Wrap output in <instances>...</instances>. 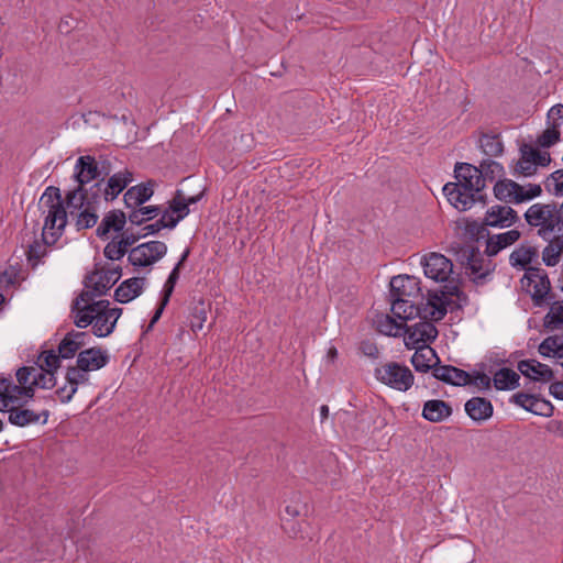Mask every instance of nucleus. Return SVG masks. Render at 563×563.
Segmentation results:
<instances>
[{"instance_id":"obj_1","label":"nucleus","mask_w":563,"mask_h":563,"mask_svg":"<svg viewBox=\"0 0 563 563\" xmlns=\"http://www.w3.org/2000/svg\"><path fill=\"white\" fill-rule=\"evenodd\" d=\"M454 177L456 183H448L443 187V194L454 208L466 211L476 201L485 202L481 195L485 184L478 167L468 163H456Z\"/></svg>"},{"instance_id":"obj_2","label":"nucleus","mask_w":563,"mask_h":563,"mask_svg":"<svg viewBox=\"0 0 563 563\" xmlns=\"http://www.w3.org/2000/svg\"><path fill=\"white\" fill-rule=\"evenodd\" d=\"M73 320L79 329H85L92 324V333L98 338L110 335L118 319L122 314L121 308H110V301L106 299L98 300L96 303L85 306Z\"/></svg>"},{"instance_id":"obj_3","label":"nucleus","mask_w":563,"mask_h":563,"mask_svg":"<svg viewBox=\"0 0 563 563\" xmlns=\"http://www.w3.org/2000/svg\"><path fill=\"white\" fill-rule=\"evenodd\" d=\"M390 301L394 316L402 321L416 317L440 321L446 314L444 303L435 295H428L427 301L420 305L413 303L409 298L396 297L390 298Z\"/></svg>"},{"instance_id":"obj_4","label":"nucleus","mask_w":563,"mask_h":563,"mask_svg":"<svg viewBox=\"0 0 563 563\" xmlns=\"http://www.w3.org/2000/svg\"><path fill=\"white\" fill-rule=\"evenodd\" d=\"M522 288L530 295L534 307L549 306L555 298L547 272L539 267H529L521 278Z\"/></svg>"},{"instance_id":"obj_5","label":"nucleus","mask_w":563,"mask_h":563,"mask_svg":"<svg viewBox=\"0 0 563 563\" xmlns=\"http://www.w3.org/2000/svg\"><path fill=\"white\" fill-rule=\"evenodd\" d=\"M556 202L534 203L525 212V220L531 228L538 229V235L550 240L559 234L556 224Z\"/></svg>"},{"instance_id":"obj_6","label":"nucleus","mask_w":563,"mask_h":563,"mask_svg":"<svg viewBox=\"0 0 563 563\" xmlns=\"http://www.w3.org/2000/svg\"><path fill=\"white\" fill-rule=\"evenodd\" d=\"M103 198V178L96 181L91 186L77 185L73 190L66 194V203L69 208L70 214H75V211L81 210L84 207L90 208V210H99L101 199Z\"/></svg>"},{"instance_id":"obj_7","label":"nucleus","mask_w":563,"mask_h":563,"mask_svg":"<svg viewBox=\"0 0 563 563\" xmlns=\"http://www.w3.org/2000/svg\"><path fill=\"white\" fill-rule=\"evenodd\" d=\"M375 377L388 387L407 391L413 385L415 376L410 368L397 362H388L375 368Z\"/></svg>"},{"instance_id":"obj_8","label":"nucleus","mask_w":563,"mask_h":563,"mask_svg":"<svg viewBox=\"0 0 563 563\" xmlns=\"http://www.w3.org/2000/svg\"><path fill=\"white\" fill-rule=\"evenodd\" d=\"M167 253V245L162 241L139 244L129 251L128 262L134 267L151 266Z\"/></svg>"},{"instance_id":"obj_9","label":"nucleus","mask_w":563,"mask_h":563,"mask_svg":"<svg viewBox=\"0 0 563 563\" xmlns=\"http://www.w3.org/2000/svg\"><path fill=\"white\" fill-rule=\"evenodd\" d=\"M461 257L465 260L463 264H466V269L470 275L473 276V280L476 284H484L486 277L493 272L490 261H486L477 247L467 246L462 250Z\"/></svg>"},{"instance_id":"obj_10","label":"nucleus","mask_w":563,"mask_h":563,"mask_svg":"<svg viewBox=\"0 0 563 563\" xmlns=\"http://www.w3.org/2000/svg\"><path fill=\"white\" fill-rule=\"evenodd\" d=\"M421 265L426 277L438 283L446 282L453 273L452 262L443 254L435 252L424 255Z\"/></svg>"},{"instance_id":"obj_11","label":"nucleus","mask_w":563,"mask_h":563,"mask_svg":"<svg viewBox=\"0 0 563 563\" xmlns=\"http://www.w3.org/2000/svg\"><path fill=\"white\" fill-rule=\"evenodd\" d=\"M421 321L411 327H406V345L408 347H416L419 343L423 345L428 342H433L438 336V330L432 323L433 320L420 318Z\"/></svg>"},{"instance_id":"obj_12","label":"nucleus","mask_w":563,"mask_h":563,"mask_svg":"<svg viewBox=\"0 0 563 563\" xmlns=\"http://www.w3.org/2000/svg\"><path fill=\"white\" fill-rule=\"evenodd\" d=\"M511 401L525 410L534 415L551 417L553 415V405L540 396L526 393H517L512 395Z\"/></svg>"},{"instance_id":"obj_13","label":"nucleus","mask_w":563,"mask_h":563,"mask_svg":"<svg viewBox=\"0 0 563 563\" xmlns=\"http://www.w3.org/2000/svg\"><path fill=\"white\" fill-rule=\"evenodd\" d=\"M45 208L47 209V216L44 221L43 232L46 233L47 230L53 231L51 235L53 236V242H56L67 224V211L64 202L48 205Z\"/></svg>"},{"instance_id":"obj_14","label":"nucleus","mask_w":563,"mask_h":563,"mask_svg":"<svg viewBox=\"0 0 563 563\" xmlns=\"http://www.w3.org/2000/svg\"><path fill=\"white\" fill-rule=\"evenodd\" d=\"M420 280L415 276L398 275L390 279V298H416L420 292Z\"/></svg>"},{"instance_id":"obj_15","label":"nucleus","mask_w":563,"mask_h":563,"mask_svg":"<svg viewBox=\"0 0 563 563\" xmlns=\"http://www.w3.org/2000/svg\"><path fill=\"white\" fill-rule=\"evenodd\" d=\"M519 221L516 210L509 206H493L486 211L484 224L486 227L508 228Z\"/></svg>"},{"instance_id":"obj_16","label":"nucleus","mask_w":563,"mask_h":563,"mask_svg":"<svg viewBox=\"0 0 563 563\" xmlns=\"http://www.w3.org/2000/svg\"><path fill=\"white\" fill-rule=\"evenodd\" d=\"M109 363V355L107 351L101 347H89L82 350L77 355L76 364L80 369L86 372H93L104 367Z\"/></svg>"},{"instance_id":"obj_17","label":"nucleus","mask_w":563,"mask_h":563,"mask_svg":"<svg viewBox=\"0 0 563 563\" xmlns=\"http://www.w3.org/2000/svg\"><path fill=\"white\" fill-rule=\"evenodd\" d=\"M518 371L531 380L548 383L554 378L552 368L537 360H522L517 364Z\"/></svg>"},{"instance_id":"obj_18","label":"nucleus","mask_w":563,"mask_h":563,"mask_svg":"<svg viewBox=\"0 0 563 563\" xmlns=\"http://www.w3.org/2000/svg\"><path fill=\"white\" fill-rule=\"evenodd\" d=\"M133 180V173L128 168L109 176L103 184V199L113 201Z\"/></svg>"},{"instance_id":"obj_19","label":"nucleus","mask_w":563,"mask_h":563,"mask_svg":"<svg viewBox=\"0 0 563 563\" xmlns=\"http://www.w3.org/2000/svg\"><path fill=\"white\" fill-rule=\"evenodd\" d=\"M74 176L78 185H88L92 180L99 181L101 177L97 159L91 155L78 157Z\"/></svg>"},{"instance_id":"obj_20","label":"nucleus","mask_w":563,"mask_h":563,"mask_svg":"<svg viewBox=\"0 0 563 563\" xmlns=\"http://www.w3.org/2000/svg\"><path fill=\"white\" fill-rule=\"evenodd\" d=\"M154 180H147L130 187L123 196L125 207L128 209L137 208L148 201L154 195Z\"/></svg>"},{"instance_id":"obj_21","label":"nucleus","mask_w":563,"mask_h":563,"mask_svg":"<svg viewBox=\"0 0 563 563\" xmlns=\"http://www.w3.org/2000/svg\"><path fill=\"white\" fill-rule=\"evenodd\" d=\"M433 377L453 386H465L471 383V374L452 365H441L433 368Z\"/></svg>"},{"instance_id":"obj_22","label":"nucleus","mask_w":563,"mask_h":563,"mask_svg":"<svg viewBox=\"0 0 563 563\" xmlns=\"http://www.w3.org/2000/svg\"><path fill=\"white\" fill-rule=\"evenodd\" d=\"M96 273H91L87 275L85 278V287L86 290H82L73 301L70 308V316L73 320L76 319V316L80 314L79 311L84 309L85 306L96 303L98 300H95L97 297L103 296L102 294H97L95 290V276Z\"/></svg>"},{"instance_id":"obj_23","label":"nucleus","mask_w":563,"mask_h":563,"mask_svg":"<svg viewBox=\"0 0 563 563\" xmlns=\"http://www.w3.org/2000/svg\"><path fill=\"white\" fill-rule=\"evenodd\" d=\"M416 352L411 356V364L417 372L428 373L429 371L433 372L434 367H438L440 364V358L437 355L435 351L430 346H417Z\"/></svg>"},{"instance_id":"obj_24","label":"nucleus","mask_w":563,"mask_h":563,"mask_svg":"<svg viewBox=\"0 0 563 563\" xmlns=\"http://www.w3.org/2000/svg\"><path fill=\"white\" fill-rule=\"evenodd\" d=\"M128 216L119 209L109 211L101 220L99 227L96 230V234L100 239L108 238L111 230L120 232L123 230L126 223Z\"/></svg>"},{"instance_id":"obj_25","label":"nucleus","mask_w":563,"mask_h":563,"mask_svg":"<svg viewBox=\"0 0 563 563\" xmlns=\"http://www.w3.org/2000/svg\"><path fill=\"white\" fill-rule=\"evenodd\" d=\"M144 283V277H132L122 282L114 290V300L121 303L130 302L142 294Z\"/></svg>"},{"instance_id":"obj_26","label":"nucleus","mask_w":563,"mask_h":563,"mask_svg":"<svg viewBox=\"0 0 563 563\" xmlns=\"http://www.w3.org/2000/svg\"><path fill=\"white\" fill-rule=\"evenodd\" d=\"M465 411L474 421L488 420L494 412L490 400L484 397H473L465 402Z\"/></svg>"},{"instance_id":"obj_27","label":"nucleus","mask_w":563,"mask_h":563,"mask_svg":"<svg viewBox=\"0 0 563 563\" xmlns=\"http://www.w3.org/2000/svg\"><path fill=\"white\" fill-rule=\"evenodd\" d=\"M520 232L517 229H514L505 233L489 236L486 242V255H497L501 250L517 242L520 239Z\"/></svg>"},{"instance_id":"obj_28","label":"nucleus","mask_w":563,"mask_h":563,"mask_svg":"<svg viewBox=\"0 0 563 563\" xmlns=\"http://www.w3.org/2000/svg\"><path fill=\"white\" fill-rule=\"evenodd\" d=\"M452 407L444 400L432 399L423 405L422 417L430 422H441L452 415Z\"/></svg>"},{"instance_id":"obj_29","label":"nucleus","mask_w":563,"mask_h":563,"mask_svg":"<svg viewBox=\"0 0 563 563\" xmlns=\"http://www.w3.org/2000/svg\"><path fill=\"white\" fill-rule=\"evenodd\" d=\"M521 190V185L511 179H499L494 185L495 197L506 203H515V197Z\"/></svg>"},{"instance_id":"obj_30","label":"nucleus","mask_w":563,"mask_h":563,"mask_svg":"<svg viewBox=\"0 0 563 563\" xmlns=\"http://www.w3.org/2000/svg\"><path fill=\"white\" fill-rule=\"evenodd\" d=\"M95 290L97 294L106 295L108 290L120 279L122 268L120 266L108 269L106 272H95Z\"/></svg>"},{"instance_id":"obj_31","label":"nucleus","mask_w":563,"mask_h":563,"mask_svg":"<svg viewBox=\"0 0 563 563\" xmlns=\"http://www.w3.org/2000/svg\"><path fill=\"white\" fill-rule=\"evenodd\" d=\"M520 376L514 369L503 367L493 377V383L498 390H511L519 387Z\"/></svg>"},{"instance_id":"obj_32","label":"nucleus","mask_w":563,"mask_h":563,"mask_svg":"<svg viewBox=\"0 0 563 563\" xmlns=\"http://www.w3.org/2000/svg\"><path fill=\"white\" fill-rule=\"evenodd\" d=\"M538 257V250L533 246H520L512 251L509 256V263L512 267H520L522 269L529 268V264Z\"/></svg>"},{"instance_id":"obj_33","label":"nucleus","mask_w":563,"mask_h":563,"mask_svg":"<svg viewBox=\"0 0 563 563\" xmlns=\"http://www.w3.org/2000/svg\"><path fill=\"white\" fill-rule=\"evenodd\" d=\"M9 422L18 427H25L27 424L37 423L41 415L34 412L31 409H24L21 407H11L8 409Z\"/></svg>"},{"instance_id":"obj_34","label":"nucleus","mask_w":563,"mask_h":563,"mask_svg":"<svg viewBox=\"0 0 563 563\" xmlns=\"http://www.w3.org/2000/svg\"><path fill=\"white\" fill-rule=\"evenodd\" d=\"M548 313L543 318V327L549 331L563 329V300L552 301Z\"/></svg>"},{"instance_id":"obj_35","label":"nucleus","mask_w":563,"mask_h":563,"mask_svg":"<svg viewBox=\"0 0 563 563\" xmlns=\"http://www.w3.org/2000/svg\"><path fill=\"white\" fill-rule=\"evenodd\" d=\"M54 243L55 242H53V240H47L45 232H42V242L35 240L31 245H29V249L26 251V257L33 268H35L38 265L40 261L44 256H46L47 246Z\"/></svg>"},{"instance_id":"obj_36","label":"nucleus","mask_w":563,"mask_h":563,"mask_svg":"<svg viewBox=\"0 0 563 563\" xmlns=\"http://www.w3.org/2000/svg\"><path fill=\"white\" fill-rule=\"evenodd\" d=\"M162 212L159 206H146L137 208H132L130 213L128 214V219L132 224L142 225L148 220L154 219Z\"/></svg>"},{"instance_id":"obj_37","label":"nucleus","mask_w":563,"mask_h":563,"mask_svg":"<svg viewBox=\"0 0 563 563\" xmlns=\"http://www.w3.org/2000/svg\"><path fill=\"white\" fill-rule=\"evenodd\" d=\"M189 253H190V250L186 249L185 252L183 253L179 262L172 269V272L164 285L163 292H162V298L164 299V303L169 302V299L174 292L175 286L179 279L180 268H181L184 262L187 260Z\"/></svg>"},{"instance_id":"obj_38","label":"nucleus","mask_w":563,"mask_h":563,"mask_svg":"<svg viewBox=\"0 0 563 563\" xmlns=\"http://www.w3.org/2000/svg\"><path fill=\"white\" fill-rule=\"evenodd\" d=\"M561 122L550 123L549 128L545 129L538 137L537 145L542 148H550L560 141Z\"/></svg>"},{"instance_id":"obj_39","label":"nucleus","mask_w":563,"mask_h":563,"mask_svg":"<svg viewBox=\"0 0 563 563\" xmlns=\"http://www.w3.org/2000/svg\"><path fill=\"white\" fill-rule=\"evenodd\" d=\"M75 213L77 216L75 223L77 231L93 228L99 219L97 209L90 210V208L84 207L81 210L75 211Z\"/></svg>"},{"instance_id":"obj_40","label":"nucleus","mask_w":563,"mask_h":563,"mask_svg":"<svg viewBox=\"0 0 563 563\" xmlns=\"http://www.w3.org/2000/svg\"><path fill=\"white\" fill-rule=\"evenodd\" d=\"M209 309V303H206L203 300H200L194 306L190 317V328L194 332L203 328Z\"/></svg>"},{"instance_id":"obj_41","label":"nucleus","mask_w":563,"mask_h":563,"mask_svg":"<svg viewBox=\"0 0 563 563\" xmlns=\"http://www.w3.org/2000/svg\"><path fill=\"white\" fill-rule=\"evenodd\" d=\"M32 385L42 389H51L56 385L55 373L44 371V367L34 368V377L32 378Z\"/></svg>"},{"instance_id":"obj_42","label":"nucleus","mask_w":563,"mask_h":563,"mask_svg":"<svg viewBox=\"0 0 563 563\" xmlns=\"http://www.w3.org/2000/svg\"><path fill=\"white\" fill-rule=\"evenodd\" d=\"M544 188L552 196H563V168L551 173L545 178Z\"/></svg>"},{"instance_id":"obj_43","label":"nucleus","mask_w":563,"mask_h":563,"mask_svg":"<svg viewBox=\"0 0 563 563\" xmlns=\"http://www.w3.org/2000/svg\"><path fill=\"white\" fill-rule=\"evenodd\" d=\"M81 347L82 341H74L70 339L69 334L66 333L58 344L57 352L62 358L68 360L73 358Z\"/></svg>"},{"instance_id":"obj_44","label":"nucleus","mask_w":563,"mask_h":563,"mask_svg":"<svg viewBox=\"0 0 563 563\" xmlns=\"http://www.w3.org/2000/svg\"><path fill=\"white\" fill-rule=\"evenodd\" d=\"M481 147L488 156H498L504 151L503 142L497 135L484 134L481 137Z\"/></svg>"},{"instance_id":"obj_45","label":"nucleus","mask_w":563,"mask_h":563,"mask_svg":"<svg viewBox=\"0 0 563 563\" xmlns=\"http://www.w3.org/2000/svg\"><path fill=\"white\" fill-rule=\"evenodd\" d=\"M166 216H168V210H165L163 212L162 218L158 219L155 223L145 225L142 229V231H143L142 236L145 238L146 235H150V234H156L162 229H174L178 223V219H174V217H169V221H166Z\"/></svg>"},{"instance_id":"obj_46","label":"nucleus","mask_w":563,"mask_h":563,"mask_svg":"<svg viewBox=\"0 0 563 563\" xmlns=\"http://www.w3.org/2000/svg\"><path fill=\"white\" fill-rule=\"evenodd\" d=\"M482 170L484 183L488 179L493 181L496 177L504 175V167L500 163L492 159L483 161L478 167Z\"/></svg>"},{"instance_id":"obj_47","label":"nucleus","mask_w":563,"mask_h":563,"mask_svg":"<svg viewBox=\"0 0 563 563\" xmlns=\"http://www.w3.org/2000/svg\"><path fill=\"white\" fill-rule=\"evenodd\" d=\"M60 360L58 352L56 353L54 350L45 351L38 357L40 367L43 366L44 371L56 373L60 366Z\"/></svg>"},{"instance_id":"obj_48","label":"nucleus","mask_w":563,"mask_h":563,"mask_svg":"<svg viewBox=\"0 0 563 563\" xmlns=\"http://www.w3.org/2000/svg\"><path fill=\"white\" fill-rule=\"evenodd\" d=\"M88 372L80 369L78 364L69 366L66 371V383L78 389L79 384H86L89 380Z\"/></svg>"},{"instance_id":"obj_49","label":"nucleus","mask_w":563,"mask_h":563,"mask_svg":"<svg viewBox=\"0 0 563 563\" xmlns=\"http://www.w3.org/2000/svg\"><path fill=\"white\" fill-rule=\"evenodd\" d=\"M561 340L562 338L559 335H550L545 338L538 347L539 353L545 357H556Z\"/></svg>"},{"instance_id":"obj_50","label":"nucleus","mask_w":563,"mask_h":563,"mask_svg":"<svg viewBox=\"0 0 563 563\" xmlns=\"http://www.w3.org/2000/svg\"><path fill=\"white\" fill-rule=\"evenodd\" d=\"M549 244L543 249L542 261L547 266H555L560 262V250L558 249L553 238H551Z\"/></svg>"},{"instance_id":"obj_51","label":"nucleus","mask_w":563,"mask_h":563,"mask_svg":"<svg viewBox=\"0 0 563 563\" xmlns=\"http://www.w3.org/2000/svg\"><path fill=\"white\" fill-rule=\"evenodd\" d=\"M541 194H542V188L538 184H529L527 190H525V188L521 186V190L518 191V194L515 197V199H516L515 203L518 205V203H521L525 201L532 200V199L541 196Z\"/></svg>"},{"instance_id":"obj_52","label":"nucleus","mask_w":563,"mask_h":563,"mask_svg":"<svg viewBox=\"0 0 563 563\" xmlns=\"http://www.w3.org/2000/svg\"><path fill=\"white\" fill-rule=\"evenodd\" d=\"M56 202H64L60 190L55 186H48L40 199V206L47 207L48 205H55Z\"/></svg>"},{"instance_id":"obj_53","label":"nucleus","mask_w":563,"mask_h":563,"mask_svg":"<svg viewBox=\"0 0 563 563\" xmlns=\"http://www.w3.org/2000/svg\"><path fill=\"white\" fill-rule=\"evenodd\" d=\"M404 328V323H398L389 316H386L384 320L378 321V330L385 335H396L397 331Z\"/></svg>"},{"instance_id":"obj_54","label":"nucleus","mask_w":563,"mask_h":563,"mask_svg":"<svg viewBox=\"0 0 563 563\" xmlns=\"http://www.w3.org/2000/svg\"><path fill=\"white\" fill-rule=\"evenodd\" d=\"M303 525H306L305 521H297L296 519H286L283 525V528L289 537L305 539Z\"/></svg>"},{"instance_id":"obj_55","label":"nucleus","mask_w":563,"mask_h":563,"mask_svg":"<svg viewBox=\"0 0 563 563\" xmlns=\"http://www.w3.org/2000/svg\"><path fill=\"white\" fill-rule=\"evenodd\" d=\"M125 254V250L120 242L115 240L110 241L103 250V255L110 261L121 260Z\"/></svg>"},{"instance_id":"obj_56","label":"nucleus","mask_w":563,"mask_h":563,"mask_svg":"<svg viewBox=\"0 0 563 563\" xmlns=\"http://www.w3.org/2000/svg\"><path fill=\"white\" fill-rule=\"evenodd\" d=\"M460 289L457 286H443L440 290H429L428 295H435L440 297L441 301L444 303L445 310L448 311V306L451 303L450 296H457Z\"/></svg>"},{"instance_id":"obj_57","label":"nucleus","mask_w":563,"mask_h":563,"mask_svg":"<svg viewBox=\"0 0 563 563\" xmlns=\"http://www.w3.org/2000/svg\"><path fill=\"white\" fill-rule=\"evenodd\" d=\"M358 349L362 352V354H364L365 356H367L369 358L376 360L379 356V350H378L376 343L371 340L362 341L360 343Z\"/></svg>"},{"instance_id":"obj_58","label":"nucleus","mask_w":563,"mask_h":563,"mask_svg":"<svg viewBox=\"0 0 563 563\" xmlns=\"http://www.w3.org/2000/svg\"><path fill=\"white\" fill-rule=\"evenodd\" d=\"M34 366H22L16 371V380L19 385H29L34 377Z\"/></svg>"},{"instance_id":"obj_59","label":"nucleus","mask_w":563,"mask_h":563,"mask_svg":"<svg viewBox=\"0 0 563 563\" xmlns=\"http://www.w3.org/2000/svg\"><path fill=\"white\" fill-rule=\"evenodd\" d=\"M483 389H489L492 386V379L488 375L481 372H475L473 375L471 374V383Z\"/></svg>"},{"instance_id":"obj_60","label":"nucleus","mask_w":563,"mask_h":563,"mask_svg":"<svg viewBox=\"0 0 563 563\" xmlns=\"http://www.w3.org/2000/svg\"><path fill=\"white\" fill-rule=\"evenodd\" d=\"M515 172L525 177H530L537 173V167L533 163H523V158H519L516 164Z\"/></svg>"},{"instance_id":"obj_61","label":"nucleus","mask_w":563,"mask_h":563,"mask_svg":"<svg viewBox=\"0 0 563 563\" xmlns=\"http://www.w3.org/2000/svg\"><path fill=\"white\" fill-rule=\"evenodd\" d=\"M76 393H77L76 387H73L71 385H69L67 383H66V385H64L63 387H59L56 390V395L58 396L60 402H63V404L69 402Z\"/></svg>"},{"instance_id":"obj_62","label":"nucleus","mask_w":563,"mask_h":563,"mask_svg":"<svg viewBox=\"0 0 563 563\" xmlns=\"http://www.w3.org/2000/svg\"><path fill=\"white\" fill-rule=\"evenodd\" d=\"M169 209L177 214L174 219H178V222L189 213V208L186 202L170 201Z\"/></svg>"},{"instance_id":"obj_63","label":"nucleus","mask_w":563,"mask_h":563,"mask_svg":"<svg viewBox=\"0 0 563 563\" xmlns=\"http://www.w3.org/2000/svg\"><path fill=\"white\" fill-rule=\"evenodd\" d=\"M538 152L539 150L534 148L530 144L523 143L520 146V158H523V163H533Z\"/></svg>"},{"instance_id":"obj_64","label":"nucleus","mask_w":563,"mask_h":563,"mask_svg":"<svg viewBox=\"0 0 563 563\" xmlns=\"http://www.w3.org/2000/svg\"><path fill=\"white\" fill-rule=\"evenodd\" d=\"M548 120L550 123L561 122L563 123V104L558 103L553 106L548 112Z\"/></svg>"}]
</instances>
